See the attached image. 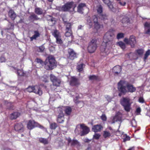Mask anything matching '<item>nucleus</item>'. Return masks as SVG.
<instances>
[{
	"instance_id": "4468645a",
	"label": "nucleus",
	"mask_w": 150,
	"mask_h": 150,
	"mask_svg": "<svg viewBox=\"0 0 150 150\" xmlns=\"http://www.w3.org/2000/svg\"><path fill=\"white\" fill-rule=\"evenodd\" d=\"M58 110L61 112V111L63 112V110H64L65 111V113L68 115L71 114L72 111L71 108L68 106L63 107L62 108H59Z\"/></svg>"
},
{
	"instance_id": "de8ad7c7",
	"label": "nucleus",
	"mask_w": 150,
	"mask_h": 150,
	"mask_svg": "<svg viewBox=\"0 0 150 150\" xmlns=\"http://www.w3.org/2000/svg\"><path fill=\"white\" fill-rule=\"evenodd\" d=\"M89 79L91 80H97L98 79V77L95 75L91 76H89Z\"/></svg>"
},
{
	"instance_id": "bb28decb",
	"label": "nucleus",
	"mask_w": 150,
	"mask_h": 150,
	"mask_svg": "<svg viewBox=\"0 0 150 150\" xmlns=\"http://www.w3.org/2000/svg\"><path fill=\"white\" fill-rule=\"evenodd\" d=\"M8 15L12 20H14L16 17V15L13 10H11L8 13Z\"/></svg>"
},
{
	"instance_id": "c756f323",
	"label": "nucleus",
	"mask_w": 150,
	"mask_h": 150,
	"mask_svg": "<svg viewBox=\"0 0 150 150\" xmlns=\"http://www.w3.org/2000/svg\"><path fill=\"white\" fill-rule=\"evenodd\" d=\"M117 45L120 46L123 50L125 49L126 48L125 44L122 42L120 41L117 42Z\"/></svg>"
},
{
	"instance_id": "0eeeda50",
	"label": "nucleus",
	"mask_w": 150,
	"mask_h": 150,
	"mask_svg": "<svg viewBox=\"0 0 150 150\" xmlns=\"http://www.w3.org/2000/svg\"><path fill=\"white\" fill-rule=\"evenodd\" d=\"M26 91L29 92H33L40 96L42 94V91L40 89L39 86H29L26 89Z\"/></svg>"
},
{
	"instance_id": "f3484780",
	"label": "nucleus",
	"mask_w": 150,
	"mask_h": 150,
	"mask_svg": "<svg viewBox=\"0 0 150 150\" xmlns=\"http://www.w3.org/2000/svg\"><path fill=\"white\" fill-rule=\"evenodd\" d=\"M70 84L71 86H77L79 84L78 79L74 77H72L70 81Z\"/></svg>"
},
{
	"instance_id": "e433bc0d",
	"label": "nucleus",
	"mask_w": 150,
	"mask_h": 150,
	"mask_svg": "<svg viewBox=\"0 0 150 150\" xmlns=\"http://www.w3.org/2000/svg\"><path fill=\"white\" fill-rule=\"evenodd\" d=\"M61 36L58 38H56V43L60 45H62L63 44V42L61 38Z\"/></svg>"
},
{
	"instance_id": "a18cd8bd",
	"label": "nucleus",
	"mask_w": 150,
	"mask_h": 150,
	"mask_svg": "<svg viewBox=\"0 0 150 150\" xmlns=\"http://www.w3.org/2000/svg\"><path fill=\"white\" fill-rule=\"evenodd\" d=\"M97 11L98 13L100 15L101 14L102 12V7L101 6H100L97 8Z\"/></svg>"
},
{
	"instance_id": "5fc2aeb1",
	"label": "nucleus",
	"mask_w": 150,
	"mask_h": 150,
	"mask_svg": "<svg viewBox=\"0 0 150 150\" xmlns=\"http://www.w3.org/2000/svg\"><path fill=\"white\" fill-rule=\"evenodd\" d=\"M50 77V79H51V81H52V82L53 81L56 79L57 78L55 76H54L53 75H52V74L51 75Z\"/></svg>"
},
{
	"instance_id": "6e6d98bb",
	"label": "nucleus",
	"mask_w": 150,
	"mask_h": 150,
	"mask_svg": "<svg viewBox=\"0 0 150 150\" xmlns=\"http://www.w3.org/2000/svg\"><path fill=\"white\" fill-rule=\"evenodd\" d=\"M100 18L102 19H105L107 18V16L105 15H102L100 14L99 16Z\"/></svg>"
},
{
	"instance_id": "cd10ccee",
	"label": "nucleus",
	"mask_w": 150,
	"mask_h": 150,
	"mask_svg": "<svg viewBox=\"0 0 150 150\" xmlns=\"http://www.w3.org/2000/svg\"><path fill=\"white\" fill-rule=\"evenodd\" d=\"M81 124L78 125L75 130V133L78 134H79L81 132Z\"/></svg>"
},
{
	"instance_id": "c9c22d12",
	"label": "nucleus",
	"mask_w": 150,
	"mask_h": 150,
	"mask_svg": "<svg viewBox=\"0 0 150 150\" xmlns=\"http://www.w3.org/2000/svg\"><path fill=\"white\" fill-rule=\"evenodd\" d=\"M84 66V65L83 64H79L77 66V69L79 72H81L83 70Z\"/></svg>"
},
{
	"instance_id": "2eb2a0df",
	"label": "nucleus",
	"mask_w": 150,
	"mask_h": 150,
	"mask_svg": "<svg viewBox=\"0 0 150 150\" xmlns=\"http://www.w3.org/2000/svg\"><path fill=\"white\" fill-rule=\"evenodd\" d=\"M67 140L68 144H70L71 146H80V143L76 140H71L70 137L68 138Z\"/></svg>"
},
{
	"instance_id": "7ed1b4c3",
	"label": "nucleus",
	"mask_w": 150,
	"mask_h": 150,
	"mask_svg": "<svg viewBox=\"0 0 150 150\" xmlns=\"http://www.w3.org/2000/svg\"><path fill=\"white\" fill-rule=\"evenodd\" d=\"M114 37L113 33L111 31H108L104 35L103 37V45L106 44L107 45H109L110 46L112 45L113 43V40Z\"/></svg>"
},
{
	"instance_id": "1a4fd4ad",
	"label": "nucleus",
	"mask_w": 150,
	"mask_h": 150,
	"mask_svg": "<svg viewBox=\"0 0 150 150\" xmlns=\"http://www.w3.org/2000/svg\"><path fill=\"white\" fill-rule=\"evenodd\" d=\"M124 41L127 44L130 45L132 48L134 47L137 43L136 38L133 35L130 36L129 39L125 38Z\"/></svg>"
},
{
	"instance_id": "338daca9",
	"label": "nucleus",
	"mask_w": 150,
	"mask_h": 150,
	"mask_svg": "<svg viewBox=\"0 0 150 150\" xmlns=\"http://www.w3.org/2000/svg\"><path fill=\"white\" fill-rule=\"evenodd\" d=\"M62 19H63V21L64 22V24L68 23V22L67 20H66V19L65 18H63Z\"/></svg>"
},
{
	"instance_id": "20e7f679",
	"label": "nucleus",
	"mask_w": 150,
	"mask_h": 150,
	"mask_svg": "<svg viewBox=\"0 0 150 150\" xmlns=\"http://www.w3.org/2000/svg\"><path fill=\"white\" fill-rule=\"evenodd\" d=\"M98 39L94 38L92 39L89 43L87 47V50L90 53L94 52L97 49V41Z\"/></svg>"
},
{
	"instance_id": "4c0bfd02",
	"label": "nucleus",
	"mask_w": 150,
	"mask_h": 150,
	"mask_svg": "<svg viewBox=\"0 0 150 150\" xmlns=\"http://www.w3.org/2000/svg\"><path fill=\"white\" fill-rule=\"evenodd\" d=\"M121 120V118L118 115H115L113 117L112 120V123H114L115 122L120 121Z\"/></svg>"
},
{
	"instance_id": "864d4df0",
	"label": "nucleus",
	"mask_w": 150,
	"mask_h": 150,
	"mask_svg": "<svg viewBox=\"0 0 150 150\" xmlns=\"http://www.w3.org/2000/svg\"><path fill=\"white\" fill-rule=\"evenodd\" d=\"M124 37V34L123 33H119L117 35V38L118 39H120Z\"/></svg>"
},
{
	"instance_id": "72a5a7b5",
	"label": "nucleus",
	"mask_w": 150,
	"mask_h": 150,
	"mask_svg": "<svg viewBox=\"0 0 150 150\" xmlns=\"http://www.w3.org/2000/svg\"><path fill=\"white\" fill-rule=\"evenodd\" d=\"M66 32L65 33V36L66 37H72V33L71 30H65Z\"/></svg>"
},
{
	"instance_id": "aec40b11",
	"label": "nucleus",
	"mask_w": 150,
	"mask_h": 150,
	"mask_svg": "<svg viewBox=\"0 0 150 150\" xmlns=\"http://www.w3.org/2000/svg\"><path fill=\"white\" fill-rule=\"evenodd\" d=\"M103 2L106 4L107 5L109 8L112 11L115 12V9L113 6L112 4V3L110 1V0H105Z\"/></svg>"
},
{
	"instance_id": "4d7b16f0",
	"label": "nucleus",
	"mask_w": 150,
	"mask_h": 150,
	"mask_svg": "<svg viewBox=\"0 0 150 150\" xmlns=\"http://www.w3.org/2000/svg\"><path fill=\"white\" fill-rule=\"evenodd\" d=\"M36 62L38 63H40L41 64H44V62L41 59L37 58L36 59Z\"/></svg>"
},
{
	"instance_id": "49530a36",
	"label": "nucleus",
	"mask_w": 150,
	"mask_h": 150,
	"mask_svg": "<svg viewBox=\"0 0 150 150\" xmlns=\"http://www.w3.org/2000/svg\"><path fill=\"white\" fill-rule=\"evenodd\" d=\"M150 50H148L146 52L145 54V55H144V60L146 59L148 57L149 55H150Z\"/></svg>"
},
{
	"instance_id": "6e6552de",
	"label": "nucleus",
	"mask_w": 150,
	"mask_h": 150,
	"mask_svg": "<svg viewBox=\"0 0 150 150\" xmlns=\"http://www.w3.org/2000/svg\"><path fill=\"white\" fill-rule=\"evenodd\" d=\"M47 59H48V63L47 62V67H48V70H52L56 66L55 58L53 56L50 55L47 57Z\"/></svg>"
},
{
	"instance_id": "423d86ee",
	"label": "nucleus",
	"mask_w": 150,
	"mask_h": 150,
	"mask_svg": "<svg viewBox=\"0 0 150 150\" xmlns=\"http://www.w3.org/2000/svg\"><path fill=\"white\" fill-rule=\"evenodd\" d=\"M76 5L73 3L70 2L67 3L63 6L62 8V10L64 11H69L73 12L74 11V8Z\"/></svg>"
},
{
	"instance_id": "a19ab883",
	"label": "nucleus",
	"mask_w": 150,
	"mask_h": 150,
	"mask_svg": "<svg viewBox=\"0 0 150 150\" xmlns=\"http://www.w3.org/2000/svg\"><path fill=\"white\" fill-rule=\"evenodd\" d=\"M103 135L104 137L106 138L109 137L111 135V134L110 132L107 131H104Z\"/></svg>"
},
{
	"instance_id": "774afa93",
	"label": "nucleus",
	"mask_w": 150,
	"mask_h": 150,
	"mask_svg": "<svg viewBox=\"0 0 150 150\" xmlns=\"http://www.w3.org/2000/svg\"><path fill=\"white\" fill-rule=\"evenodd\" d=\"M83 141L85 142H88L90 140L87 138H85L83 139Z\"/></svg>"
},
{
	"instance_id": "603ef678",
	"label": "nucleus",
	"mask_w": 150,
	"mask_h": 150,
	"mask_svg": "<svg viewBox=\"0 0 150 150\" xmlns=\"http://www.w3.org/2000/svg\"><path fill=\"white\" fill-rule=\"evenodd\" d=\"M45 48L43 46H41L39 47L37 49V50L39 52H42L43 51Z\"/></svg>"
},
{
	"instance_id": "393cba45",
	"label": "nucleus",
	"mask_w": 150,
	"mask_h": 150,
	"mask_svg": "<svg viewBox=\"0 0 150 150\" xmlns=\"http://www.w3.org/2000/svg\"><path fill=\"white\" fill-rule=\"evenodd\" d=\"M13 68L15 70L17 71V74L19 76H23L24 74V72L22 69H18L15 66L13 67Z\"/></svg>"
},
{
	"instance_id": "0e129e2a",
	"label": "nucleus",
	"mask_w": 150,
	"mask_h": 150,
	"mask_svg": "<svg viewBox=\"0 0 150 150\" xmlns=\"http://www.w3.org/2000/svg\"><path fill=\"white\" fill-rule=\"evenodd\" d=\"M139 102L140 103H143L144 100L143 98L140 97L139 99Z\"/></svg>"
},
{
	"instance_id": "9d476101",
	"label": "nucleus",
	"mask_w": 150,
	"mask_h": 150,
	"mask_svg": "<svg viewBox=\"0 0 150 150\" xmlns=\"http://www.w3.org/2000/svg\"><path fill=\"white\" fill-rule=\"evenodd\" d=\"M27 127L29 129H31L35 127H39L41 128H43V127L40 125L39 124L33 120H30L27 124Z\"/></svg>"
},
{
	"instance_id": "c85d7f7f",
	"label": "nucleus",
	"mask_w": 150,
	"mask_h": 150,
	"mask_svg": "<svg viewBox=\"0 0 150 150\" xmlns=\"http://www.w3.org/2000/svg\"><path fill=\"white\" fill-rule=\"evenodd\" d=\"M52 34L55 38H57L61 36L59 32L56 30H55L54 31Z\"/></svg>"
},
{
	"instance_id": "13d9d810",
	"label": "nucleus",
	"mask_w": 150,
	"mask_h": 150,
	"mask_svg": "<svg viewBox=\"0 0 150 150\" xmlns=\"http://www.w3.org/2000/svg\"><path fill=\"white\" fill-rule=\"evenodd\" d=\"M101 118L102 120L104 121H106L107 117L104 114H103L101 117Z\"/></svg>"
},
{
	"instance_id": "79ce46f5",
	"label": "nucleus",
	"mask_w": 150,
	"mask_h": 150,
	"mask_svg": "<svg viewBox=\"0 0 150 150\" xmlns=\"http://www.w3.org/2000/svg\"><path fill=\"white\" fill-rule=\"evenodd\" d=\"M38 140L40 142L44 144L47 143V140L46 139L42 138H40L38 139Z\"/></svg>"
},
{
	"instance_id": "052dcab7",
	"label": "nucleus",
	"mask_w": 150,
	"mask_h": 150,
	"mask_svg": "<svg viewBox=\"0 0 150 150\" xmlns=\"http://www.w3.org/2000/svg\"><path fill=\"white\" fill-rule=\"evenodd\" d=\"M118 1H119V3L122 6H124L126 4V3L125 2L121 1H120V0H117Z\"/></svg>"
},
{
	"instance_id": "2f4dec72",
	"label": "nucleus",
	"mask_w": 150,
	"mask_h": 150,
	"mask_svg": "<svg viewBox=\"0 0 150 150\" xmlns=\"http://www.w3.org/2000/svg\"><path fill=\"white\" fill-rule=\"evenodd\" d=\"M93 16L91 18L88 17L87 19V23L90 26H91L93 25V19L92 18Z\"/></svg>"
},
{
	"instance_id": "473e14b6",
	"label": "nucleus",
	"mask_w": 150,
	"mask_h": 150,
	"mask_svg": "<svg viewBox=\"0 0 150 150\" xmlns=\"http://www.w3.org/2000/svg\"><path fill=\"white\" fill-rule=\"evenodd\" d=\"M35 13L37 14L40 15L42 14L43 11L42 9L39 8H36L35 9Z\"/></svg>"
},
{
	"instance_id": "ddd939ff",
	"label": "nucleus",
	"mask_w": 150,
	"mask_h": 150,
	"mask_svg": "<svg viewBox=\"0 0 150 150\" xmlns=\"http://www.w3.org/2000/svg\"><path fill=\"white\" fill-rule=\"evenodd\" d=\"M69 54V58L70 59L73 60L76 57V53L74 50L71 49L69 48L68 50Z\"/></svg>"
},
{
	"instance_id": "7c9ffc66",
	"label": "nucleus",
	"mask_w": 150,
	"mask_h": 150,
	"mask_svg": "<svg viewBox=\"0 0 150 150\" xmlns=\"http://www.w3.org/2000/svg\"><path fill=\"white\" fill-rule=\"evenodd\" d=\"M52 82L54 86H59L61 81L59 79L57 78Z\"/></svg>"
},
{
	"instance_id": "09e8293b",
	"label": "nucleus",
	"mask_w": 150,
	"mask_h": 150,
	"mask_svg": "<svg viewBox=\"0 0 150 150\" xmlns=\"http://www.w3.org/2000/svg\"><path fill=\"white\" fill-rule=\"evenodd\" d=\"M131 124L132 127H135L137 126V122L135 120H132L131 122Z\"/></svg>"
},
{
	"instance_id": "a878e982",
	"label": "nucleus",
	"mask_w": 150,
	"mask_h": 150,
	"mask_svg": "<svg viewBox=\"0 0 150 150\" xmlns=\"http://www.w3.org/2000/svg\"><path fill=\"white\" fill-rule=\"evenodd\" d=\"M34 34L32 37H30V40L32 41L33 40H35L36 38L40 36V34L37 31H35Z\"/></svg>"
},
{
	"instance_id": "58836bf2",
	"label": "nucleus",
	"mask_w": 150,
	"mask_h": 150,
	"mask_svg": "<svg viewBox=\"0 0 150 150\" xmlns=\"http://www.w3.org/2000/svg\"><path fill=\"white\" fill-rule=\"evenodd\" d=\"M49 50L50 52H54L55 50V47L52 44H50L49 47Z\"/></svg>"
},
{
	"instance_id": "3c124183",
	"label": "nucleus",
	"mask_w": 150,
	"mask_h": 150,
	"mask_svg": "<svg viewBox=\"0 0 150 150\" xmlns=\"http://www.w3.org/2000/svg\"><path fill=\"white\" fill-rule=\"evenodd\" d=\"M41 79L43 81L45 82H46L47 81V76L46 75H44L41 77Z\"/></svg>"
},
{
	"instance_id": "9b49d317",
	"label": "nucleus",
	"mask_w": 150,
	"mask_h": 150,
	"mask_svg": "<svg viewBox=\"0 0 150 150\" xmlns=\"http://www.w3.org/2000/svg\"><path fill=\"white\" fill-rule=\"evenodd\" d=\"M92 18L93 19L95 29L96 30L97 32H100L101 27V25L98 23V19L97 17L96 16H93Z\"/></svg>"
},
{
	"instance_id": "5701e85b",
	"label": "nucleus",
	"mask_w": 150,
	"mask_h": 150,
	"mask_svg": "<svg viewBox=\"0 0 150 150\" xmlns=\"http://www.w3.org/2000/svg\"><path fill=\"white\" fill-rule=\"evenodd\" d=\"M121 70V68L119 66H117L113 68V72L115 74H118L120 72Z\"/></svg>"
},
{
	"instance_id": "412c9836",
	"label": "nucleus",
	"mask_w": 150,
	"mask_h": 150,
	"mask_svg": "<svg viewBox=\"0 0 150 150\" xmlns=\"http://www.w3.org/2000/svg\"><path fill=\"white\" fill-rule=\"evenodd\" d=\"M20 115L19 113L17 112H15L11 113L10 115V118L11 120L15 119L18 117Z\"/></svg>"
},
{
	"instance_id": "f8f14e48",
	"label": "nucleus",
	"mask_w": 150,
	"mask_h": 150,
	"mask_svg": "<svg viewBox=\"0 0 150 150\" xmlns=\"http://www.w3.org/2000/svg\"><path fill=\"white\" fill-rule=\"evenodd\" d=\"M81 128L82 129L80 135L81 136L85 135L88 134L89 132V129L84 124H81Z\"/></svg>"
},
{
	"instance_id": "37998d69",
	"label": "nucleus",
	"mask_w": 150,
	"mask_h": 150,
	"mask_svg": "<svg viewBox=\"0 0 150 150\" xmlns=\"http://www.w3.org/2000/svg\"><path fill=\"white\" fill-rule=\"evenodd\" d=\"M57 127V124L55 123L50 124V127L51 129H55Z\"/></svg>"
},
{
	"instance_id": "f257e3e1",
	"label": "nucleus",
	"mask_w": 150,
	"mask_h": 150,
	"mask_svg": "<svg viewBox=\"0 0 150 150\" xmlns=\"http://www.w3.org/2000/svg\"><path fill=\"white\" fill-rule=\"evenodd\" d=\"M118 89L119 91L124 94L127 92L133 93L136 91V88L132 85L124 81H121L118 83Z\"/></svg>"
},
{
	"instance_id": "f03ea898",
	"label": "nucleus",
	"mask_w": 150,
	"mask_h": 150,
	"mask_svg": "<svg viewBox=\"0 0 150 150\" xmlns=\"http://www.w3.org/2000/svg\"><path fill=\"white\" fill-rule=\"evenodd\" d=\"M120 102L126 111L128 112L130 111L132 102L129 97H122L120 100Z\"/></svg>"
},
{
	"instance_id": "e2e57ef3",
	"label": "nucleus",
	"mask_w": 150,
	"mask_h": 150,
	"mask_svg": "<svg viewBox=\"0 0 150 150\" xmlns=\"http://www.w3.org/2000/svg\"><path fill=\"white\" fill-rule=\"evenodd\" d=\"M5 61V58L3 57H1L0 58V62H4Z\"/></svg>"
},
{
	"instance_id": "c03bdc74",
	"label": "nucleus",
	"mask_w": 150,
	"mask_h": 150,
	"mask_svg": "<svg viewBox=\"0 0 150 150\" xmlns=\"http://www.w3.org/2000/svg\"><path fill=\"white\" fill-rule=\"evenodd\" d=\"M129 19L127 17L123 18L122 20V23H129Z\"/></svg>"
},
{
	"instance_id": "8fccbe9b",
	"label": "nucleus",
	"mask_w": 150,
	"mask_h": 150,
	"mask_svg": "<svg viewBox=\"0 0 150 150\" xmlns=\"http://www.w3.org/2000/svg\"><path fill=\"white\" fill-rule=\"evenodd\" d=\"M100 135L98 134L95 133L93 136V138L96 139H98L100 138Z\"/></svg>"
},
{
	"instance_id": "f704fd0d",
	"label": "nucleus",
	"mask_w": 150,
	"mask_h": 150,
	"mask_svg": "<svg viewBox=\"0 0 150 150\" xmlns=\"http://www.w3.org/2000/svg\"><path fill=\"white\" fill-rule=\"evenodd\" d=\"M48 23L49 25L52 26L55 23V21L54 18H51L48 20Z\"/></svg>"
},
{
	"instance_id": "bf43d9fd",
	"label": "nucleus",
	"mask_w": 150,
	"mask_h": 150,
	"mask_svg": "<svg viewBox=\"0 0 150 150\" xmlns=\"http://www.w3.org/2000/svg\"><path fill=\"white\" fill-rule=\"evenodd\" d=\"M75 102L77 104H79V103L81 104V107L83 106L84 103L82 101H78L75 100Z\"/></svg>"
},
{
	"instance_id": "b1692460",
	"label": "nucleus",
	"mask_w": 150,
	"mask_h": 150,
	"mask_svg": "<svg viewBox=\"0 0 150 150\" xmlns=\"http://www.w3.org/2000/svg\"><path fill=\"white\" fill-rule=\"evenodd\" d=\"M23 127V126L21 123L16 124L15 126L14 129L16 131H18L21 130Z\"/></svg>"
},
{
	"instance_id": "4be33fe9",
	"label": "nucleus",
	"mask_w": 150,
	"mask_h": 150,
	"mask_svg": "<svg viewBox=\"0 0 150 150\" xmlns=\"http://www.w3.org/2000/svg\"><path fill=\"white\" fill-rule=\"evenodd\" d=\"M86 6V5L84 3H81L79 4L78 6V11L81 13H83V8Z\"/></svg>"
},
{
	"instance_id": "ea45409f",
	"label": "nucleus",
	"mask_w": 150,
	"mask_h": 150,
	"mask_svg": "<svg viewBox=\"0 0 150 150\" xmlns=\"http://www.w3.org/2000/svg\"><path fill=\"white\" fill-rule=\"evenodd\" d=\"M66 27L65 30H71V24L70 23H68L64 24Z\"/></svg>"
},
{
	"instance_id": "6ab92c4d",
	"label": "nucleus",
	"mask_w": 150,
	"mask_h": 150,
	"mask_svg": "<svg viewBox=\"0 0 150 150\" xmlns=\"http://www.w3.org/2000/svg\"><path fill=\"white\" fill-rule=\"evenodd\" d=\"M103 127L100 125H97L93 126L92 131L95 132H100L103 128Z\"/></svg>"
},
{
	"instance_id": "680f3d73",
	"label": "nucleus",
	"mask_w": 150,
	"mask_h": 150,
	"mask_svg": "<svg viewBox=\"0 0 150 150\" xmlns=\"http://www.w3.org/2000/svg\"><path fill=\"white\" fill-rule=\"evenodd\" d=\"M143 52V51L142 50L139 49L137 51V53L139 55H141L142 54Z\"/></svg>"
},
{
	"instance_id": "dca6fc26",
	"label": "nucleus",
	"mask_w": 150,
	"mask_h": 150,
	"mask_svg": "<svg viewBox=\"0 0 150 150\" xmlns=\"http://www.w3.org/2000/svg\"><path fill=\"white\" fill-rule=\"evenodd\" d=\"M145 28L144 33L150 35V22H146L144 24Z\"/></svg>"
},
{
	"instance_id": "69168bd1",
	"label": "nucleus",
	"mask_w": 150,
	"mask_h": 150,
	"mask_svg": "<svg viewBox=\"0 0 150 150\" xmlns=\"http://www.w3.org/2000/svg\"><path fill=\"white\" fill-rule=\"evenodd\" d=\"M130 139V138L128 136H126L125 138L124 139V141H125L127 140H129Z\"/></svg>"
},
{
	"instance_id": "39448f33",
	"label": "nucleus",
	"mask_w": 150,
	"mask_h": 150,
	"mask_svg": "<svg viewBox=\"0 0 150 150\" xmlns=\"http://www.w3.org/2000/svg\"><path fill=\"white\" fill-rule=\"evenodd\" d=\"M112 47V45L110 46L109 45H107L106 44L102 45L100 46V54L101 55L104 57L107 56L110 52V50Z\"/></svg>"
},
{
	"instance_id": "a211bd4d",
	"label": "nucleus",
	"mask_w": 150,
	"mask_h": 150,
	"mask_svg": "<svg viewBox=\"0 0 150 150\" xmlns=\"http://www.w3.org/2000/svg\"><path fill=\"white\" fill-rule=\"evenodd\" d=\"M64 114L62 111H61V112H60L57 118V122L60 123H63L64 122Z\"/></svg>"
}]
</instances>
